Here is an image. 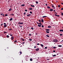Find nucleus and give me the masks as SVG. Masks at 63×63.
I'll list each match as a JSON object with an SVG mask.
<instances>
[{
	"instance_id": "4c0bfd02",
	"label": "nucleus",
	"mask_w": 63,
	"mask_h": 63,
	"mask_svg": "<svg viewBox=\"0 0 63 63\" xmlns=\"http://www.w3.org/2000/svg\"><path fill=\"white\" fill-rule=\"evenodd\" d=\"M26 13H24V15H25V14H26Z\"/></svg>"
},
{
	"instance_id": "c85d7f7f",
	"label": "nucleus",
	"mask_w": 63,
	"mask_h": 63,
	"mask_svg": "<svg viewBox=\"0 0 63 63\" xmlns=\"http://www.w3.org/2000/svg\"><path fill=\"white\" fill-rule=\"evenodd\" d=\"M51 26H48V28H51Z\"/></svg>"
},
{
	"instance_id": "a18cd8bd",
	"label": "nucleus",
	"mask_w": 63,
	"mask_h": 63,
	"mask_svg": "<svg viewBox=\"0 0 63 63\" xmlns=\"http://www.w3.org/2000/svg\"><path fill=\"white\" fill-rule=\"evenodd\" d=\"M59 54H60V53H59L57 54V55H59Z\"/></svg>"
},
{
	"instance_id": "864d4df0",
	"label": "nucleus",
	"mask_w": 63,
	"mask_h": 63,
	"mask_svg": "<svg viewBox=\"0 0 63 63\" xmlns=\"http://www.w3.org/2000/svg\"><path fill=\"white\" fill-rule=\"evenodd\" d=\"M29 41H32V39H30L29 40Z\"/></svg>"
},
{
	"instance_id": "393cba45",
	"label": "nucleus",
	"mask_w": 63,
	"mask_h": 63,
	"mask_svg": "<svg viewBox=\"0 0 63 63\" xmlns=\"http://www.w3.org/2000/svg\"><path fill=\"white\" fill-rule=\"evenodd\" d=\"M21 6H25V4H23L22 5H21Z\"/></svg>"
},
{
	"instance_id": "603ef678",
	"label": "nucleus",
	"mask_w": 63,
	"mask_h": 63,
	"mask_svg": "<svg viewBox=\"0 0 63 63\" xmlns=\"http://www.w3.org/2000/svg\"><path fill=\"white\" fill-rule=\"evenodd\" d=\"M10 36H13V35L12 34H10Z\"/></svg>"
},
{
	"instance_id": "0e129e2a",
	"label": "nucleus",
	"mask_w": 63,
	"mask_h": 63,
	"mask_svg": "<svg viewBox=\"0 0 63 63\" xmlns=\"http://www.w3.org/2000/svg\"><path fill=\"white\" fill-rule=\"evenodd\" d=\"M39 44H39V43H37V45H39Z\"/></svg>"
},
{
	"instance_id": "ddd939ff",
	"label": "nucleus",
	"mask_w": 63,
	"mask_h": 63,
	"mask_svg": "<svg viewBox=\"0 0 63 63\" xmlns=\"http://www.w3.org/2000/svg\"><path fill=\"white\" fill-rule=\"evenodd\" d=\"M60 32H63V30H59Z\"/></svg>"
},
{
	"instance_id": "a19ab883",
	"label": "nucleus",
	"mask_w": 63,
	"mask_h": 63,
	"mask_svg": "<svg viewBox=\"0 0 63 63\" xmlns=\"http://www.w3.org/2000/svg\"><path fill=\"white\" fill-rule=\"evenodd\" d=\"M3 25V24H1L0 26H2V25Z\"/></svg>"
},
{
	"instance_id": "cd10ccee",
	"label": "nucleus",
	"mask_w": 63,
	"mask_h": 63,
	"mask_svg": "<svg viewBox=\"0 0 63 63\" xmlns=\"http://www.w3.org/2000/svg\"><path fill=\"white\" fill-rule=\"evenodd\" d=\"M38 26L39 27H41V26L40 25H38Z\"/></svg>"
},
{
	"instance_id": "bb28decb",
	"label": "nucleus",
	"mask_w": 63,
	"mask_h": 63,
	"mask_svg": "<svg viewBox=\"0 0 63 63\" xmlns=\"http://www.w3.org/2000/svg\"><path fill=\"white\" fill-rule=\"evenodd\" d=\"M8 16V15L7 14H6L5 15V16Z\"/></svg>"
},
{
	"instance_id": "a211bd4d",
	"label": "nucleus",
	"mask_w": 63,
	"mask_h": 63,
	"mask_svg": "<svg viewBox=\"0 0 63 63\" xmlns=\"http://www.w3.org/2000/svg\"><path fill=\"white\" fill-rule=\"evenodd\" d=\"M40 45L42 47H44V45L42 44H40Z\"/></svg>"
},
{
	"instance_id": "2eb2a0df",
	"label": "nucleus",
	"mask_w": 63,
	"mask_h": 63,
	"mask_svg": "<svg viewBox=\"0 0 63 63\" xmlns=\"http://www.w3.org/2000/svg\"><path fill=\"white\" fill-rule=\"evenodd\" d=\"M14 43H18V42L16 40H15L14 41Z\"/></svg>"
},
{
	"instance_id": "de8ad7c7",
	"label": "nucleus",
	"mask_w": 63,
	"mask_h": 63,
	"mask_svg": "<svg viewBox=\"0 0 63 63\" xmlns=\"http://www.w3.org/2000/svg\"><path fill=\"white\" fill-rule=\"evenodd\" d=\"M3 24H4V25H6V23H4Z\"/></svg>"
},
{
	"instance_id": "7ed1b4c3",
	"label": "nucleus",
	"mask_w": 63,
	"mask_h": 63,
	"mask_svg": "<svg viewBox=\"0 0 63 63\" xmlns=\"http://www.w3.org/2000/svg\"><path fill=\"white\" fill-rule=\"evenodd\" d=\"M14 37L13 36H12L11 37V40H14Z\"/></svg>"
},
{
	"instance_id": "6e6d98bb",
	"label": "nucleus",
	"mask_w": 63,
	"mask_h": 63,
	"mask_svg": "<svg viewBox=\"0 0 63 63\" xmlns=\"http://www.w3.org/2000/svg\"><path fill=\"white\" fill-rule=\"evenodd\" d=\"M42 28H43V27H44V26L43 25H42Z\"/></svg>"
},
{
	"instance_id": "13d9d810",
	"label": "nucleus",
	"mask_w": 63,
	"mask_h": 63,
	"mask_svg": "<svg viewBox=\"0 0 63 63\" xmlns=\"http://www.w3.org/2000/svg\"><path fill=\"white\" fill-rule=\"evenodd\" d=\"M45 48H46L47 49V47H45Z\"/></svg>"
},
{
	"instance_id": "79ce46f5",
	"label": "nucleus",
	"mask_w": 63,
	"mask_h": 63,
	"mask_svg": "<svg viewBox=\"0 0 63 63\" xmlns=\"http://www.w3.org/2000/svg\"><path fill=\"white\" fill-rule=\"evenodd\" d=\"M58 7L59 8H60V5H58Z\"/></svg>"
},
{
	"instance_id": "423d86ee",
	"label": "nucleus",
	"mask_w": 63,
	"mask_h": 63,
	"mask_svg": "<svg viewBox=\"0 0 63 63\" xmlns=\"http://www.w3.org/2000/svg\"><path fill=\"white\" fill-rule=\"evenodd\" d=\"M7 26H8V25L7 24L5 25H4L3 27L4 28H5V27H6Z\"/></svg>"
},
{
	"instance_id": "f03ea898",
	"label": "nucleus",
	"mask_w": 63,
	"mask_h": 63,
	"mask_svg": "<svg viewBox=\"0 0 63 63\" xmlns=\"http://www.w3.org/2000/svg\"><path fill=\"white\" fill-rule=\"evenodd\" d=\"M36 23H37V24H39L40 25H42V24L41 23V22H40V23H39L38 22H36Z\"/></svg>"
},
{
	"instance_id": "69168bd1",
	"label": "nucleus",
	"mask_w": 63,
	"mask_h": 63,
	"mask_svg": "<svg viewBox=\"0 0 63 63\" xmlns=\"http://www.w3.org/2000/svg\"><path fill=\"white\" fill-rule=\"evenodd\" d=\"M53 52H55V51L53 50Z\"/></svg>"
},
{
	"instance_id": "6e6552de",
	"label": "nucleus",
	"mask_w": 63,
	"mask_h": 63,
	"mask_svg": "<svg viewBox=\"0 0 63 63\" xmlns=\"http://www.w3.org/2000/svg\"><path fill=\"white\" fill-rule=\"evenodd\" d=\"M10 15H11V16H14V14L12 13V14H10Z\"/></svg>"
},
{
	"instance_id": "e433bc0d",
	"label": "nucleus",
	"mask_w": 63,
	"mask_h": 63,
	"mask_svg": "<svg viewBox=\"0 0 63 63\" xmlns=\"http://www.w3.org/2000/svg\"><path fill=\"white\" fill-rule=\"evenodd\" d=\"M36 4H39V3H38V2L37 1H36Z\"/></svg>"
},
{
	"instance_id": "4468645a",
	"label": "nucleus",
	"mask_w": 63,
	"mask_h": 63,
	"mask_svg": "<svg viewBox=\"0 0 63 63\" xmlns=\"http://www.w3.org/2000/svg\"><path fill=\"white\" fill-rule=\"evenodd\" d=\"M41 22H43H43H44V20H43V19H41Z\"/></svg>"
},
{
	"instance_id": "2f4dec72",
	"label": "nucleus",
	"mask_w": 63,
	"mask_h": 63,
	"mask_svg": "<svg viewBox=\"0 0 63 63\" xmlns=\"http://www.w3.org/2000/svg\"><path fill=\"white\" fill-rule=\"evenodd\" d=\"M19 26L20 27H21V28L23 27L22 26H20V25H19Z\"/></svg>"
},
{
	"instance_id": "6ab92c4d",
	"label": "nucleus",
	"mask_w": 63,
	"mask_h": 63,
	"mask_svg": "<svg viewBox=\"0 0 63 63\" xmlns=\"http://www.w3.org/2000/svg\"><path fill=\"white\" fill-rule=\"evenodd\" d=\"M46 31H50V29H46Z\"/></svg>"
},
{
	"instance_id": "bf43d9fd",
	"label": "nucleus",
	"mask_w": 63,
	"mask_h": 63,
	"mask_svg": "<svg viewBox=\"0 0 63 63\" xmlns=\"http://www.w3.org/2000/svg\"><path fill=\"white\" fill-rule=\"evenodd\" d=\"M21 44H24V42H23L22 43H21Z\"/></svg>"
},
{
	"instance_id": "20e7f679",
	"label": "nucleus",
	"mask_w": 63,
	"mask_h": 63,
	"mask_svg": "<svg viewBox=\"0 0 63 63\" xmlns=\"http://www.w3.org/2000/svg\"><path fill=\"white\" fill-rule=\"evenodd\" d=\"M18 24H19V25H20V24H23V23L19 22L18 23Z\"/></svg>"
},
{
	"instance_id": "052dcab7",
	"label": "nucleus",
	"mask_w": 63,
	"mask_h": 63,
	"mask_svg": "<svg viewBox=\"0 0 63 63\" xmlns=\"http://www.w3.org/2000/svg\"><path fill=\"white\" fill-rule=\"evenodd\" d=\"M61 10H63V8H62L61 9Z\"/></svg>"
},
{
	"instance_id": "8fccbe9b",
	"label": "nucleus",
	"mask_w": 63,
	"mask_h": 63,
	"mask_svg": "<svg viewBox=\"0 0 63 63\" xmlns=\"http://www.w3.org/2000/svg\"><path fill=\"white\" fill-rule=\"evenodd\" d=\"M39 22H41V20H39Z\"/></svg>"
},
{
	"instance_id": "1a4fd4ad",
	"label": "nucleus",
	"mask_w": 63,
	"mask_h": 63,
	"mask_svg": "<svg viewBox=\"0 0 63 63\" xmlns=\"http://www.w3.org/2000/svg\"><path fill=\"white\" fill-rule=\"evenodd\" d=\"M29 10H33V8H30L29 9Z\"/></svg>"
},
{
	"instance_id": "f8f14e48",
	"label": "nucleus",
	"mask_w": 63,
	"mask_h": 63,
	"mask_svg": "<svg viewBox=\"0 0 63 63\" xmlns=\"http://www.w3.org/2000/svg\"><path fill=\"white\" fill-rule=\"evenodd\" d=\"M52 55L53 56V57H55V56H56V55H53V54H52Z\"/></svg>"
},
{
	"instance_id": "9b49d317",
	"label": "nucleus",
	"mask_w": 63,
	"mask_h": 63,
	"mask_svg": "<svg viewBox=\"0 0 63 63\" xmlns=\"http://www.w3.org/2000/svg\"><path fill=\"white\" fill-rule=\"evenodd\" d=\"M12 10V8H11L9 10V11H11Z\"/></svg>"
},
{
	"instance_id": "7c9ffc66",
	"label": "nucleus",
	"mask_w": 63,
	"mask_h": 63,
	"mask_svg": "<svg viewBox=\"0 0 63 63\" xmlns=\"http://www.w3.org/2000/svg\"><path fill=\"white\" fill-rule=\"evenodd\" d=\"M20 54H22V52L21 51H20L19 52Z\"/></svg>"
},
{
	"instance_id": "4be33fe9",
	"label": "nucleus",
	"mask_w": 63,
	"mask_h": 63,
	"mask_svg": "<svg viewBox=\"0 0 63 63\" xmlns=\"http://www.w3.org/2000/svg\"><path fill=\"white\" fill-rule=\"evenodd\" d=\"M46 32L47 33H49V32L48 31H46Z\"/></svg>"
},
{
	"instance_id": "412c9836",
	"label": "nucleus",
	"mask_w": 63,
	"mask_h": 63,
	"mask_svg": "<svg viewBox=\"0 0 63 63\" xmlns=\"http://www.w3.org/2000/svg\"><path fill=\"white\" fill-rule=\"evenodd\" d=\"M42 17H43V18H45V17H47V16H44Z\"/></svg>"
},
{
	"instance_id": "a878e982",
	"label": "nucleus",
	"mask_w": 63,
	"mask_h": 63,
	"mask_svg": "<svg viewBox=\"0 0 63 63\" xmlns=\"http://www.w3.org/2000/svg\"><path fill=\"white\" fill-rule=\"evenodd\" d=\"M53 48H54V49H55V48H57V47H53Z\"/></svg>"
},
{
	"instance_id": "49530a36",
	"label": "nucleus",
	"mask_w": 63,
	"mask_h": 63,
	"mask_svg": "<svg viewBox=\"0 0 63 63\" xmlns=\"http://www.w3.org/2000/svg\"><path fill=\"white\" fill-rule=\"evenodd\" d=\"M25 12H27V10H25Z\"/></svg>"
},
{
	"instance_id": "680f3d73",
	"label": "nucleus",
	"mask_w": 63,
	"mask_h": 63,
	"mask_svg": "<svg viewBox=\"0 0 63 63\" xmlns=\"http://www.w3.org/2000/svg\"><path fill=\"white\" fill-rule=\"evenodd\" d=\"M55 15L56 16H57V14H55Z\"/></svg>"
},
{
	"instance_id": "39448f33",
	"label": "nucleus",
	"mask_w": 63,
	"mask_h": 63,
	"mask_svg": "<svg viewBox=\"0 0 63 63\" xmlns=\"http://www.w3.org/2000/svg\"><path fill=\"white\" fill-rule=\"evenodd\" d=\"M36 51H39V48H37L35 49Z\"/></svg>"
},
{
	"instance_id": "b1692460",
	"label": "nucleus",
	"mask_w": 63,
	"mask_h": 63,
	"mask_svg": "<svg viewBox=\"0 0 63 63\" xmlns=\"http://www.w3.org/2000/svg\"><path fill=\"white\" fill-rule=\"evenodd\" d=\"M30 61H33V59H32L31 58L30 59Z\"/></svg>"
},
{
	"instance_id": "37998d69",
	"label": "nucleus",
	"mask_w": 63,
	"mask_h": 63,
	"mask_svg": "<svg viewBox=\"0 0 63 63\" xmlns=\"http://www.w3.org/2000/svg\"><path fill=\"white\" fill-rule=\"evenodd\" d=\"M60 36H62V34H60Z\"/></svg>"
},
{
	"instance_id": "5fc2aeb1",
	"label": "nucleus",
	"mask_w": 63,
	"mask_h": 63,
	"mask_svg": "<svg viewBox=\"0 0 63 63\" xmlns=\"http://www.w3.org/2000/svg\"><path fill=\"white\" fill-rule=\"evenodd\" d=\"M12 6H13V5H11L10 6V7L11 8V7H12Z\"/></svg>"
},
{
	"instance_id": "09e8293b",
	"label": "nucleus",
	"mask_w": 63,
	"mask_h": 63,
	"mask_svg": "<svg viewBox=\"0 0 63 63\" xmlns=\"http://www.w3.org/2000/svg\"><path fill=\"white\" fill-rule=\"evenodd\" d=\"M34 48H36V46H35L34 47Z\"/></svg>"
},
{
	"instance_id": "f704fd0d",
	"label": "nucleus",
	"mask_w": 63,
	"mask_h": 63,
	"mask_svg": "<svg viewBox=\"0 0 63 63\" xmlns=\"http://www.w3.org/2000/svg\"><path fill=\"white\" fill-rule=\"evenodd\" d=\"M9 30L10 31H11V30H12V29H9Z\"/></svg>"
},
{
	"instance_id": "58836bf2",
	"label": "nucleus",
	"mask_w": 63,
	"mask_h": 63,
	"mask_svg": "<svg viewBox=\"0 0 63 63\" xmlns=\"http://www.w3.org/2000/svg\"><path fill=\"white\" fill-rule=\"evenodd\" d=\"M7 32H4V34H5V33H7Z\"/></svg>"
},
{
	"instance_id": "9d476101",
	"label": "nucleus",
	"mask_w": 63,
	"mask_h": 63,
	"mask_svg": "<svg viewBox=\"0 0 63 63\" xmlns=\"http://www.w3.org/2000/svg\"><path fill=\"white\" fill-rule=\"evenodd\" d=\"M13 18H11L10 19H9V20L10 21H12V20H13Z\"/></svg>"
},
{
	"instance_id": "c756f323",
	"label": "nucleus",
	"mask_w": 63,
	"mask_h": 63,
	"mask_svg": "<svg viewBox=\"0 0 63 63\" xmlns=\"http://www.w3.org/2000/svg\"><path fill=\"white\" fill-rule=\"evenodd\" d=\"M46 36L47 37H49V36H48V35H47Z\"/></svg>"
},
{
	"instance_id": "f3484780",
	"label": "nucleus",
	"mask_w": 63,
	"mask_h": 63,
	"mask_svg": "<svg viewBox=\"0 0 63 63\" xmlns=\"http://www.w3.org/2000/svg\"><path fill=\"white\" fill-rule=\"evenodd\" d=\"M31 16V14H28L27 15V16Z\"/></svg>"
},
{
	"instance_id": "aec40b11",
	"label": "nucleus",
	"mask_w": 63,
	"mask_h": 63,
	"mask_svg": "<svg viewBox=\"0 0 63 63\" xmlns=\"http://www.w3.org/2000/svg\"><path fill=\"white\" fill-rule=\"evenodd\" d=\"M31 7H35V6L34 5H31Z\"/></svg>"
},
{
	"instance_id": "5701e85b",
	"label": "nucleus",
	"mask_w": 63,
	"mask_h": 63,
	"mask_svg": "<svg viewBox=\"0 0 63 63\" xmlns=\"http://www.w3.org/2000/svg\"><path fill=\"white\" fill-rule=\"evenodd\" d=\"M6 37H7V38H9V37H10V36H9L8 35H6Z\"/></svg>"
},
{
	"instance_id": "ea45409f",
	"label": "nucleus",
	"mask_w": 63,
	"mask_h": 63,
	"mask_svg": "<svg viewBox=\"0 0 63 63\" xmlns=\"http://www.w3.org/2000/svg\"><path fill=\"white\" fill-rule=\"evenodd\" d=\"M29 36H32V35L31 34H29Z\"/></svg>"
},
{
	"instance_id": "c03bdc74",
	"label": "nucleus",
	"mask_w": 63,
	"mask_h": 63,
	"mask_svg": "<svg viewBox=\"0 0 63 63\" xmlns=\"http://www.w3.org/2000/svg\"><path fill=\"white\" fill-rule=\"evenodd\" d=\"M22 40L23 41H24V39H22Z\"/></svg>"
},
{
	"instance_id": "e2e57ef3",
	"label": "nucleus",
	"mask_w": 63,
	"mask_h": 63,
	"mask_svg": "<svg viewBox=\"0 0 63 63\" xmlns=\"http://www.w3.org/2000/svg\"><path fill=\"white\" fill-rule=\"evenodd\" d=\"M57 16H58V17H59L60 16L58 15H57Z\"/></svg>"
},
{
	"instance_id": "72a5a7b5",
	"label": "nucleus",
	"mask_w": 63,
	"mask_h": 63,
	"mask_svg": "<svg viewBox=\"0 0 63 63\" xmlns=\"http://www.w3.org/2000/svg\"><path fill=\"white\" fill-rule=\"evenodd\" d=\"M47 8H48V9H50V7H49V6H47Z\"/></svg>"
},
{
	"instance_id": "4d7b16f0",
	"label": "nucleus",
	"mask_w": 63,
	"mask_h": 63,
	"mask_svg": "<svg viewBox=\"0 0 63 63\" xmlns=\"http://www.w3.org/2000/svg\"><path fill=\"white\" fill-rule=\"evenodd\" d=\"M4 14L2 15V16H3L4 17L5 16H4Z\"/></svg>"
},
{
	"instance_id": "774afa93",
	"label": "nucleus",
	"mask_w": 63,
	"mask_h": 63,
	"mask_svg": "<svg viewBox=\"0 0 63 63\" xmlns=\"http://www.w3.org/2000/svg\"><path fill=\"white\" fill-rule=\"evenodd\" d=\"M45 5H46V6H47V4H45Z\"/></svg>"
},
{
	"instance_id": "3c124183",
	"label": "nucleus",
	"mask_w": 63,
	"mask_h": 63,
	"mask_svg": "<svg viewBox=\"0 0 63 63\" xmlns=\"http://www.w3.org/2000/svg\"><path fill=\"white\" fill-rule=\"evenodd\" d=\"M3 13H2L0 15L1 16H2V15H3Z\"/></svg>"
},
{
	"instance_id": "f257e3e1",
	"label": "nucleus",
	"mask_w": 63,
	"mask_h": 63,
	"mask_svg": "<svg viewBox=\"0 0 63 63\" xmlns=\"http://www.w3.org/2000/svg\"><path fill=\"white\" fill-rule=\"evenodd\" d=\"M53 42L55 43H57L58 42V40L57 39H54L53 40Z\"/></svg>"
},
{
	"instance_id": "dca6fc26",
	"label": "nucleus",
	"mask_w": 63,
	"mask_h": 63,
	"mask_svg": "<svg viewBox=\"0 0 63 63\" xmlns=\"http://www.w3.org/2000/svg\"><path fill=\"white\" fill-rule=\"evenodd\" d=\"M62 45H58V47H62Z\"/></svg>"
},
{
	"instance_id": "0eeeda50",
	"label": "nucleus",
	"mask_w": 63,
	"mask_h": 63,
	"mask_svg": "<svg viewBox=\"0 0 63 63\" xmlns=\"http://www.w3.org/2000/svg\"><path fill=\"white\" fill-rule=\"evenodd\" d=\"M53 11V9H50L49 10V11H51V12H52V11Z\"/></svg>"
},
{
	"instance_id": "c9c22d12",
	"label": "nucleus",
	"mask_w": 63,
	"mask_h": 63,
	"mask_svg": "<svg viewBox=\"0 0 63 63\" xmlns=\"http://www.w3.org/2000/svg\"><path fill=\"white\" fill-rule=\"evenodd\" d=\"M30 14H33V13H32V12H30Z\"/></svg>"
},
{
	"instance_id": "473e14b6",
	"label": "nucleus",
	"mask_w": 63,
	"mask_h": 63,
	"mask_svg": "<svg viewBox=\"0 0 63 63\" xmlns=\"http://www.w3.org/2000/svg\"><path fill=\"white\" fill-rule=\"evenodd\" d=\"M32 29V30H33V29H34V28H32V27H31V29Z\"/></svg>"
},
{
	"instance_id": "338daca9",
	"label": "nucleus",
	"mask_w": 63,
	"mask_h": 63,
	"mask_svg": "<svg viewBox=\"0 0 63 63\" xmlns=\"http://www.w3.org/2000/svg\"><path fill=\"white\" fill-rule=\"evenodd\" d=\"M52 7L53 8V7H54V6H52Z\"/></svg>"
}]
</instances>
